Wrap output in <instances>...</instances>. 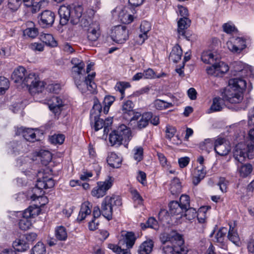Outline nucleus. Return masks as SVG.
Instances as JSON below:
<instances>
[{"label":"nucleus","instance_id":"f257e3e1","mask_svg":"<svg viewBox=\"0 0 254 254\" xmlns=\"http://www.w3.org/2000/svg\"><path fill=\"white\" fill-rule=\"evenodd\" d=\"M246 85V81L242 78L236 77L230 79L228 85L222 93V98H213L210 109L213 112L221 111L224 106V101L231 104L240 103L243 99V91Z\"/></svg>","mask_w":254,"mask_h":254},{"label":"nucleus","instance_id":"f03ea898","mask_svg":"<svg viewBox=\"0 0 254 254\" xmlns=\"http://www.w3.org/2000/svg\"><path fill=\"white\" fill-rule=\"evenodd\" d=\"M83 12V7L81 4L61 6L58 11L60 24L65 25L69 21L73 25L78 24L80 22Z\"/></svg>","mask_w":254,"mask_h":254},{"label":"nucleus","instance_id":"7ed1b4c3","mask_svg":"<svg viewBox=\"0 0 254 254\" xmlns=\"http://www.w3.org/2000/svg\"><path fill=\"white\" fill-rule=\"evenodd\" d=\"M249 137L246 143L240 142L235 147L233 156L240 163L244 162L247 157L252 159L254 155V129L250 130Z\"/></svg>","mask_w":254,"mask_h":254},{"label":"nucleus","instance_id":"20e7f679","mask_svg":"<svg viewBox=\"0 0 254 254\" xmlns=\"http://www.w3.org/2000/svg\"><path fill=\"white\" fill-rule=\"evenodd\" d=\"M132 137L129 128L125 125H120L116 130L112 131L109 135V142L113 146L118 147L123 142L128 143Z\"/></svg>","mask_w":254,"mask_h":254},{"label":"nucleus","instance_id":"39448f33","mask_svg":"<svg viewBox=\"0 0 254 254\" xmlns=\"http://www.w3.org/2000/svg\"><path fill=\"white\" fill-rule=\"evenodd\" d=\"M135 237L132 232H127L123 240L119 241V245L110 244L108 248L118 254H131L127 249L131 248L134 244Z\"/></svg>","mask_w":254,"mask_h":254},{"label":"nucleus","instance_id":"423d86ee","mask_svg":"<svg viewBox=\"0 0 254 254\" xmlns=\"http://www.w3.org/2000/svg\"><path fill=\"white\" fill-rule=\"evenodd\" d=\"M40 212V209L37 205H31L23 212H18L19 215H22V218L19 222V228L24 231L30 229L32 226L30 218L38 215Z\"/></svg>","mask_w":254,"mask_h":254},{"label":"nucleus","instance_id":"0eeeda50","mask_svg":"<svg viewBox=\"0 0 254 254\" xmlns=\"http://www.w3.org/2000/svg\"><path fill=\"white\" fill-rule=\"evenodd\" d=\"M95 76V73L92 72L90 74H88L85 76V78L82 80V78H78L74 79L75 84L77 88L82 93L89 92L90 93H94L96 92V85L93 81Z\"/></svg>","mask_w":254,"mask_h":254},{"label":"nucleus","instance_id":"6e6552de","mask_svg":"<svg viewBox=\"0 0 254 254\" xmlns=\"http://www.w3.org/2000/svg\"><path fill=\"white\" fill-rule=\"evenodd\" d=\"M55 185L54 181L51 178L44 177L42 179L39 178L37 181L35 187L33 189V194L31 196L32 200L42 197L44 194L43 189H47L53 188Z\"/></svg>","mask_w":254,"mask_h":254},{"label":"nucleus","instance_id":"1a4fd4ad","mask_svg":"<svg viewBox=\"0 0 254 254\" xmlns=\"http://www.w3.org/2000/svg\"><path fill=\"white\" fill-rule=\"evenodd\" d=\"M113 181L114 179L110 177L104 181L97 182V186L91 191V195L97 198L103 197L113 186Z\"/></svg>","mask_w":254,"mask_h":254},{"label":"nucleus","instance_id":"9d476101","mask_svg":"<svg viewBox=\"0 0 254 254\" xmlns=\"http://www.w3.org/2000/svg\"><path fill=\"white\" fill-rule=\"evenodd\" d=\"M111 37L114 42L122 44L128 39V31L126 26L118 25L112 29Z\"/></svg>","mask_w":254,"mask_h":254},{"label":"nucleus","instance_id":"9b49d317","mask_svg":"<svg viewBox=\"0 0 254 254\" xmlns=\"http://www.w3.org/2000/svg\"><path fill=\"white\" fill-rule=\"evenodd\" d=\"M211 64L212 65L206 68L208 74L215 76H221L229 70L228 65L224 62L218 61Z\"/></svg>","mask_w":254,"mask_h":254},{"label":"nucleus","instance_id":"f8f14e48","mask_svg":"<svg viewBox=\"0 0 254 254\" xmlns=\"http://www.w3.org/2000/svg\"><path fill=\"white\" fill-rule=\"evenodd\" d=\"M55 19V13L49 10L43 11L38 16V23L43 28L52 26L54 22Z\"/></svg>","mask_w":254,"mask_h":254},{"label":"nucleus","instance_id":"ddd939ff","mask_svg":"<svg viewBox=\"0 0 254 254\" xmlns=\"http://www.w3.org/2000/svg\"><path fill=\"white\" fill-rule=\"evenodd\" d=\"M118 9L120 10L119 18L122 22L125 24H129L133 21V15L135 13L134 8H131L129 6H126L121 8H117L116 10H118Z\"/></svg>","mask_w":254,"mask_h":254},{"label":"nucleus","instance_id":"4468645a","mask_svg":"<svg viewBox=\"0 0 254 254\" xmlns=\"http://www.w3.org/2000/svg\"><path fill=\"white\" fill-rule=\"evenodd\" d=\"M228 49L233 53H240L246 47V41L240 37H231L227 42Z\"/></svg>","mask_w":254,"mask_h":254},{"label":"nucleus","instance_id":"2eb2a0df","mask_svg":"<svg viewBox=\"0 0 254 254\" xmlns=\"http://www.w3.org/2000/svg\"><path fill=\"white\" fill-rule=\"evenodd\" d=\"M8 153L17 155L27 151V144L23 141H12L7 145Z\"/></svg>","mask_w":254,"mask_h":254},{"label":"nucleus","instance_id":"dca6fc26","mask_svg":"<svg viewBox=\"0 0 254 254\" xmlns=\"http://www.w3.org/2000/svg\"><path fill=\"white\" fill-rule=\"evenodd\" d=\"M160 240L164 245L175 244L176 242H179V244L183 243L182 235L175 231H172L169 234H162L160 236Z\"/></svg>","mask_w":254,"mask_h":254},{"label":"nucleus","instance_id":"f3484780","mask_svg":"<svg viewBox=\"0 0 254 254\" xmlns=\"http://www.w3.org/2000/svg\"><path fill=\"white\" fill-rule=\"evenodd\" d=\"M230 146L224 138L219 137L215 140L214 150L220 156L227 155L230 151Z\"/></svg>","mask_w":254,"mask_h":254},{"label":"nucleus","instance_id":"a211bd4d","mask_svg":"<svg viewBox=\"0 0 254 254\" xmlns=\"http://www.w3.org/2000/svg\"><path fill=\"white\" fill-rule=\"evenodd\" d=\"M41 82L40 81L38 76L33 72H28L24 77L22 85H24L31 90L32 88H37Z\"/></svg>","mask_w":254,"mask_h":254},{"label":"nucleus","instance_id":"6ab92c4d","mask_svg":"<svg viewBox=\"0 0 254 254\" xmlns=\"http://www.w3.org/2000/svg\"><path fill=\"white\" fill-rule=\"evenodd\" d=\"M220 56L217 52L214 50H206L201 54V61L206 64H213L219 61Z\"/></svg>","mask_w":254,"mask_h":254},{"label":"nucleus","instance_id":"aec40b11","mask_svg":"<svg viewBox=\"0 0 254 254\" xmlns=\"http://www.w3.org/2000/svg\"><path fill=\"white\" fill-rule=\"evenodd\" d=\"M64 106V103L62 99L58 96H53L51 98V101L49 103V108L50 110L52 111L55 115H59Z\"/></svg>","mask_w":254,"mask_h":254},{"label":"nucleus","instance_id":"412c9836","mask_svg":"<svg viewBox=\"0 0 254 254\" xmlns=\"http://www.w3.org/2000/svg\"><path fill=\"white\" fill-rule=\"evenodd\" d=\"M15 133L17 135H22L27 141L34 142L36 140V134L33 129L20 127L17 129Z\"/></svg>","mask_w":254,"mask_h":254},{"label":"nucleus","instance_id":"4be33fe9","mask_svg":"<svg viewBox=\"0 0 254 254\" xmlns=\"http://www.w3.org/2000/svg\"><path fill=\"white\" fill-rule=\"evenodd\" d=\"M190 20L188 18H181L178 22V37L186 38L189 40L186 36V29L190 26Z\"/></svg>","mask_w":254,"mask_h":254},{"label":"nucleus","instance_id":"5701e85b","mask_svg":"<svg viewBox=\"0 0 254 254\" xmlns=\"http://www.w3.org/2000/svg\"><path fill=\"white\" fill-rule=\"evenodd\" d=\"M27 72L24 67L19 66L13 71L11 79L15 83L22 84Z\"/></svg>","mask_w":254,"mask_h":254},{"label":"nucleus","instance_id":"b1692460","mask_svg":"<svg viewBox=\"0 0 254 254\" xmlns=\"http://www.w3.org/2000/svg\"><path fill=\"white\" fill-rule=\"evenodd\" d=\"M103 201L106 204L109 205L113 210L116 209L122 204L121 198L120 196L117 195L106 196Z\"/></svg>","mask_w":254,"mask_h":254},{"label":"nucleus","instance_id":"393cba45","mask_svg":"<svg viewBox=\"0 0 254 254\" xmlns=\"http://www.w3.org/2000/svg\"><path fill=\"white\" fill-rule=\"evenodd\" d=\"M99 28L97 24H90L87 29V38L91 41H96L99 37L100 33L99 32Z\"/></svg>","mask_w":254,"mask_h":254},{"label":"nucleus","instance_id":"a878e982","mask_svg":"<svg viewBox=\"0 0 254 254\" xmlns=\"http://www.w3.org/2000/svg\"><path fill=\"white\" fill-rule=\"evenodd\" d=\"M91 204L88 202H84L81 204L80 210L79 212L77 220L81 221L84 220L87 215L91 214Z\"/></svg>","mask_w":254,"mask_h":254},{"label":"nucleus","instance_id":"bb28decb","mask_svg":"<svg viewBox=\"0 0 254 254\" xmlns=\"http://www.w3.org/2000/svg\"><path fill=\"white\" fill-rule=\"evenodd\" d=\"M184 212V208L177 201H172L169 204V212L172 215H179L181 217Z\"/></svg>","mask_w":254,"mask_h":254},{"label":"nucleus","instance_id":"cd10ccee","mask_svg":"<svg viewBox=\"0 0 254 254\" xmlns=\"http://www.w3.org/2000/svg\"><path fill=\"white\" fill-rule=\"evenodd\" d=\"M84 64H80V65L78 66H73L71 74L73 79L82 78V79L83 80L85 78V71L84 69Z\"/></svg>","mask_w":254,"mask_h":254},{"label":"nucleus","instance_id":"c85d7f7f","mask_svg":"<svg viewBox=\"0 0 254 254\" xmlns=\"http://www.w3.org/2000/svg\"><path fill=\"white\" fill-rule=\"evenodd\" d=\"M107 162L110 166L118 168L120 167L122 160L116 153L112 152L109 154Z\"/></svg>","mask_w":254,"mask_h":254},{"label":"nucleus","instance_id":"c756f323","mask_svg":"<svg viewBox=\"0 0 254 254\" xmlns=\"http://www.w3.org/2000/svg\"><path fill=\"white\" fill-rule=\"evenodd\" d=\"M55 236L59 241H66L67 238V232L66 228L63 226H57L55 230Z\"/></svg>","mask_w":254,"mask_h":254},{"label":"nucleus","instance_id":"7c9ffc66","mask_svg":"<svg viewBox=\"0 0 254 254\" xmlns=\"http://www.w3.org/2000/svg\"><path fill=\"white\" fill-rule=\"evenodd\" d=\"M182 54L183 51L181 47L177 45L172 49L170 55V59L174 63H177L181 60Z\"/></svg>","mask_w":254,"mask_h":254},{"label":"nucleus","instance_id":"2f4dec72","mask_svg":"<svg viewBox=\"0 0 254 254\" xmlns=\"http://www.w3.org/2000/svg\"><path fill=\"white\" fill-rule=\"evenodd\" d=\"M152 117V113L146 112L142 115L141 117L137 122L136 127L138 129L145 128L148 125L149 120Z\"/></svg>","mask_w":254,"mask_h":254},{"label":"nucleus","instance_id":"473e14b6","mask_svg":"<svg viewBox=\"0 0 254 254\" xmlns=\"http://www.w3.org/2000/svg\"><path fill=\"white\" fill-rule=\"evenodd\" d=\"M13 248L18 252H24L29 249V243L23 239H16L12 244Z\"/></svg>","mask_w":254,"mask_h":254},{"label":"nucleus","instance_id":"72a5a7b5","mask_svg":"<svg viewBox=\"0 0 254 254\" xmlns=\"http://www.w3.org/2000/svg\"><path fill=\"white\" fill-rule=\"evenodd\" d=\"M230 228L228 233V239L236 246H239L240 239L237 231L234 227L230 225Z\"/></svg>","mask_w":254,"mask_h":254},{"label":"nucleus","instance_id":"f704fd0d","mask_svg":"<svg viewBox=\"0 0 254 254\" xmlns=\"http://www.w3.org/2000/svg\"><path fill=\"white\" fill-rule=\"evenodd\" d=\"M182 185L180 180L177 178H174L171 182L170 190L173 195L177 194L181 192Z\"/></svg>","mask_w":254,"mask_h":254},{"label":"nucleus","instance_id":"c9c22d12","mask_svg":"<svg viewBox=\"0 0 254 254\" xmlns=\"http://www.w3.org/2000/svg\"><path fill=\"white\" fill-rule=\"evenodd\" d=\"M153 246L151 240L144 242L139 247L138 252L139 254H149L152 250Z\"/></svg>","mask_w":254,"mask_h":254},{"label":"nucleus","instance_id":"e433bc0d","mask_svg":"<svg viewBox=\"0 0 254 254\" xmlns=\"http://www.w3.org/2000/svg\"><path fill=\"white\" fill-rule=\"evenodd\" d=\"M214 140L207 138L200 143L199 147L202 151L209 153L213 148L214 149Z\"/></svg>","mask_w":254,"mask_h":254},{"label":"nucleus","instance_id":"4c0bfd02","mask_svg":"<svg viewBox=\"0 0 254 254\" xmlns=\"http://www.w3.org/2000/svg\"><path fill=\"white\" fill-rule=\"evenodd\" d=\"M102 111L101 105L99 103L97 99H95L94 101V105L92 109L90 111V120L91 122L93 117H98L100 115Z\"/></svg>","mask_w":254,"mask_h":254},{"label":"nucleus","instance_id":"58836bf2","mask_svg":"<svg viewBox=\"0 0 254 254\" xmlns=\"http://www.w3.org/2000/svg\"><path fill=\"white\" fill-rule=\"evenodd\" d=\"M40 39L47 45L51 47H56L57 45V42L55 40L53 35L50 34H42L40 35Z\"/></svg>","mask_w":254,"mask_h":254},{"label":"nucleus","instance_id":"ea45409f","mask_svg":"<svg viewBox=\"0 0 254 254\" xmlns=\"http://www.w3.org/2000/svg\"><path fill=\"white\" fill-rule=\"evenodd\" d=\"M133 107L134 104L130 100H127L123 104L122 111L125 118H127L126 116L133 114V111H134L133 110Z\"/></svg>","mask_w":254,"mask_h":254},{"label":"nucleus","instance_id":"a19ab883","mask_svg":"<svg viewBox=\"0 0 254 254\" xmlns=\"http://www.w3.org/2000/svg\"><path fill=\"white\" fill-rule=\"evenodd\" d=\"M228 232V229L225 227H222L219 229L214 237V241L223 245L225 239L226 234Z\"/></svg>","mask_w":254,"mask_h":254},{"label":"nucleus","instance_id":"79ce46f5","mask_svg":"<svg viewBox=\"0 0 254 254\" xmlns=\"http://www.w3.org/2000/svg\"><path fill=\"white\" fill-rule=\"evenodd\" d=\"M101 212L102 215L107 220L112 219L113 209L102 201L101 203Z\"/></svg>","mask_w":254,"mask_h":254},{"label":"nucleus","instance_id":"37998d69","mask_svg":"<svg viewBox=\"0 0 254 254\" xmlns=\"http://www.w3.org/2000/svg\"><path fill=\"white\" fill-rule=\"evenodd\" d=\"M237 165L240 175L243 178L247 177L253 170V167L250 164H246L241 166H239L238 164Z\"/></svg>","mask_w":254,"mask_h":254},{"label":"nucleus","instance_id":"c03bdc74","mask_svg":"<svg viewBox=\"0 0 254 254\" xmlns=\"http://www.w3.org/2000/svg\"><path fill=\"white\" fill-rule=\"evenodd\" d=\"M133 158L137 162H140L143 159V148L140 146H135L132 150Z\"/></svg>","mask_w":254,"mask_h":254},{"label":"nucleus","instance_id":"a18cd8bd","mask_svg":"<svg viewBox=\"0 0 254 254\" xmlns=\"http://www.w3.org/2000/svg\"><path fill=\"white\" fill-rule=\"evenodd\" d=\"M144 78L147 79H151L154 78H160L161 77L165 76L166 74L164 72H162L161 73L155 74V72L153 70V69L151 68H148L143 72Z\"/></svg>","mask_w":254,"mask_h":254},{"label":"nucleus","instance_id":"49530a36","mask_svg":"<svg viewBox=\"0 0 254 254\" xmlns=\"http://www.w3.org/2000/svg\"><path fill=\"white\" fill-rule=\"evenodd\" d=\"M130 84L127 82H118L116 83L115 89L119 91L122 95V98H123L125 95V90L126 88L130 87Z\"/></svg>","mask_w":254,"mask_h":254},{"label":"nucleus","instance_id":"de8ad7c7","mask_svg":"<svg viewBox=\"0 0 254 254\" xmlns=\"http://www.w3.org/2000/svg\"><path fill=\"white\" fill-rule=\"evenodd\" d=\"M154 106L157 110H163L172 106L171 103H168L163 100L157 99L154 102Z\"/></svg>","mask_w":254,"mask_h":254},{"label":"nucleus","instance_id":"09e8293b","mask_svg":"<svg viewBox=\"0 0 254 254\" xmlns=\"http://www.w3.org/2000/svg\"><path fill=\"white\" fill-rule=\"evenodd\" d=\"M94 122L93 127L95 131H98L99 129L104 128V130L105 131V123L104 120L99 118V117H93L92 122H91V124H93Z\"/></svg>","mask_w":254,"mask_h":254},{"label":"nucleus","instance_id":"8fccbe9b","mask_svg":"<svg viewBox=\"0 0 254 254\" xmlns=\"http://www.w3.org/2000/svg\"><path fill=\"white\" fill-rule=\"evenodd\" d=\"M115 98L112 96H106L104 100V107L103 112L104 114H107L109 110L110 107L115 101Z\"/></svg>","mask_w":254,"mask_h":254},{"label":"nucleus","instance_id":"3c124183","mask_svg":"<svg viewBox=\"0 0 254 254\" xmlns=\"http://www.w3.org/2000/svg\"><path fill=\"white\" fill-rule=\"evenodd\" d=\"M207 208L205 207H200L197 213V218L199 223H204L205 222L206 216V213L207 211Z\"/></svg>","mask_w":254,"mask_h":254},{"label":"nucleus","instance_id":"603ef678","mask_svg":"<svg viewBox=\"0 0 254 254\" xmlns=\"http://www.w3.org/2000/svg\"><path fill=\"white\" fill-rule=\"evenodd\" d=\"M141 227L142 229L148 227L157 229L158 228V222L154 217H150L145 224H141Z\"/></svg>","mask_w":254,"mask_h":254},{"label":"nucleus","instance_id":"864d4df0","mask_svg":"<svg viewBox=\"0 0 254 254\" xmlns=\"http://www.w3.org/2000/svg\"><path fill=\"white\" fill-rule=\"evenodd\" d=\"M46 248L44 245L41 243L38 242L32 249V252L31 254H45Z\"/></svg>","mask_w":254,"mask_h":254},{"label":"nucleus","instance_id":"5fc2aeb1","mask_svg":"<svg viewBox=\"0 0 254 254\" xmlns=\"http://www.w3.org/2000/svg\"><path fill=\"white\" fill-rule=\"evenodd\" d=\"M22 0H8L7 7L12 11H16L20 7Z\"/></svg>","mask_w":254,"mask_h":254},{"label":"nucleus","instance_id":"6e6d98bb","mask_svg":"<svg viewBox=\"0 0 254 254\" xmlns=\"http://www.w3.org/2000/svg\"><path fill=\"white\" fill-rule=\"evenodd\" d=\"M175 246V252L179 254H187L189 252L188 249L184 245V240L182 244H179V242H176Z\"/></svg>","mask_w":254,"mask_h":254},{"label":"nucleus","instance_id":"4d7b16f0","mask_svg":"<svg viewBox=\"0 0 254 254\" xmlns=\"http://www.w3.org/2000/svg\"><path fill=\"white\" fill-rule=\"evenodd\" d=\"M23 33L25 36H27L31 38H34L38 35V30L35 27H29L26 28L24 31Z\"/></svg>","mask_w":254,"mask_h":254},{"label":"nucleus","instance_id":"13d9d810","mask_svg":"<svg viewBox=\"0 0 254 254\" xmlns=\"http://www.w3.org/2000/svg\"><path fill=\"white\" fill-rule=\"evenodd\" d=\"M190 197L188 195L183 194L180 198L179 204L184 210L187 209L190 206Z\"/></svg>","mask_w":254,"mask_h":254},{"label":"nucleus","instance_id":"bf43d9fd","mask_svg":"<svg viewBox=\"0 0 254 254\" xmlns=\"http://www.w3.org/2000/svg\"><path fill=\"white\" fill-rule=\"evenodd\" d=\"M9 88V81L4 77H0V94H3Z\"/></svg>","mask_w":254,"mask_h":254},{"label":"nucleus","instance_id":"052dcab7","mask_svg":"<svg viewBox=\"0 0 254 254\" xmlns=\"http://www.w3.org/2000/svg\"><path fill=\"white\" fill-rule=\"evenodd\" d=\"M185 216L186 219L189 220H191L193 219L196 216L197 212L195 209L192 207H189L187 209L184 210Z\"/></svg>","mask_w":254,"mask_h":254},{"label":"nucleus","instance_id":"680f3d73","mask_svg":"<svg viewBox=\"0 0 254 254\" xmlns=\"http://www.w3.org/2000/svg\"><path fill=\"white\" fill-rule=\"evenodd\" d=\"M223 31L228 34H232L237 31L235 25L231 22L224 23L222 25Z\"/></svg>","mask_w":254,"mask_h":254},{"label":"nucleus","instance_id":"e2e57ef3","mask_svg":"<svg viewBox=\"0 0 254 254\" xmlns=\"http://www.w3.org/2000/svg\"><path fill=\"white\" fill-rule=\"evenodd\" d=\"M65 137L64 135L62 134H55L51 136L50 140L51 142L53 144H62Z\"/></svg>","mask_w":254,"mask_h":254},{"label":"nucleus","instance_id":"0e129e2a","mask_svg":"<svg viewBox=\"0 0 254 254\" xmlns=\"http://www.w3.org/2000/svg\"><path fill=\"white\" fill-rule=\"evenodd\" d=\"M150 29L151 25L149 22L143 21L141 22L140 26V31L141 33L147 35L148 32Z\"/></svg>","mask_w":254,"mask_h":254},{"label":"nucleus","instance_id":"69168bd1","mask_svg":"<svg viewBox=\"0 0 254 254\" xmlns=\"http://www.w3.org/2000/svg\"><path fill=\"white\" fill-rule=\"evenodd\" d=\"M175 246L174 244H170L164 245L162 249L163 253L164 254H174L173 252H175Z\"/></svg>","mask_w":254,"mask_h":254},{"label":"nucleus","instance_id":"338daca9","mask_svg":"<svg viewBox=\"0 0 254 254\" xmlns=\"http://www.w3.org/2000/svg\"><path fill=\"white\" fill-rule=\"evenodd\" d=\"M206 175V170L204 169L203 166H200V169H198L196 171L195 175L197 177L196 184H198L200 181L202 180Z\"/></svg>","mask_w":254,"mask_h":254},{"label":"nucleus","instance_id":"774afa93","mask_svg":"<svg viewBox=\"0 0 254 254\" xmlns=\"http://www.w3.org/2000/svg\"><path fill=\"white\" fill-rule=\"evenodd\" d=\"M41 154L42 157L41 161L43 162V163L46 164L51 161L52 155L49 151H44Z\"/></svg>","mask_w":254,"mask_h":254}]
</instances>
